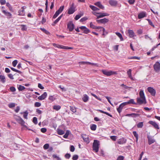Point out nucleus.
<instances>
[{"instance_id":"obj_1","label":"nucleus","mask_w":160,"mask_h":160,"mask_svg":"<svg viewBox=\"0 0 160 160\" xmlns=\"http://www.w3.org/2000/svg\"><path fill=\"white\" fill-rule=\"evenodd\" d=\"M99 142L97 140H94L92 148L94 151L97 152L99 150Z\"/></svg>"},{"instance_id":"obj_2","label":"nucleus","mask_w":160,"mask_h":160,"mask_svg":"<svg viewBox=\"0 0 160 160\" xmlns=\"http://www.w3.org/2000/svg\"><path fill=\"white\" fill-rule=\"evenodd\" d=\"M14 117V118L18 123L20 124L22 126H26L24 125L25 122L21 117L16 115H15Z\"/></svg>"},{"instance_id":"obj_3","label":"nucleus","mask_w":160,"mask_h":160,"mask_svg":"<svg viewBox=\"0 0 160 160\" xmlns=\"http://www.w3.org/2000/svg\"><path fill=\"white\" fill-rule=\"evenodd\" d=\"M102 72L105 75L107 76H110L112 75L117 74V73L116 72L112 71H108L106 70H102Z\"/></svg>"},{"instance_id":"obj_4","label":"nucleus","mask_w":160,"mask_h":160,"mask_svg":"<svg viewBox=\"0 0 160 160\" xmlns=\"http://www.w3.org/2000/svg\"><path fill=\"white\" fill-rule=\"evenodd\" d=\"M93 14L97 17L98 19L109 15V14L107 13H102L101 12H94Z\"/></svg>"},{"instance_id":"obj_5","label":"nucleus","mask_w":160,"mask_h":160,"mask_svg":"<svg viewBox=\"0 0 160 160\" xmlns=\"http://www.w3.org/2000/svg\"><path fill=\"white\" fill-rule=\"evenodd\" d=\"M74 28V25L72 21H69L67 24V28L69 31L71 32L73 31Z\"/></svg>"},{"instance_id":"obj_6","label":"nucleus","mask_w":160,"mask_h":160,"mask_svg":"<svg viewBox=\"0 0 160 160\" xmlns=\"http://www.w3.org/2000/svg\"><path fill=\"white\" fill-rule=\"evenodd\" d=\"M154 70L157 72H159L160 71V63L157 62L153 66Z\"/></svg>"},{"instance_id":"obj_7","label":"nucleus","mask_w":160,"mask_h":160,"mask_svg":"<svg viewBox=\"0 0 160 160\" xmlns=\"http://www.w3.org/2000/svg\"><path fill=\"white\" fill-rule=\"evenodd\" d=\"M75 7L74 6V3H72L70 7L69 8L68 13L69 14H72L75 11Z\"/></svg>"},{"instance_id":"obj_8","label":"nucleus","mask_w":160,"mask_h":160,"mask_svg":"<svg viewBox=\"0 0 160 160\" xmlns=\"http://www.w3.org/2000/svg\"><path fill=\"white\" fill-rule=\"evenodd\" d=\"M137 102L139 105L143 104H145L147 103L146 99H144L141 98H137Z\"/></svg>"},{"instance_id":"obj_9","label":"nucleus","mask_w":160,"mask_h":160,"mask_svg":"<svg viewBox=\"0 0 160 160\" xmlns=\"http://www.w3.org/2000/svg\"><path fill=\"white\" fill-rule=\"evenodd\" d=\"M90 27L91 28H92L93 29H101V30L103 31V32L105 31V29L104 28L101 27H97L95 26L93 24L92 22H91L90 24Z\"/></svg>"},{"instance_id":"obj_10","label":"nucleus","mask_w":160,"mask_h":160,"mask_svg":"<svg viewBox=\"0 0 160 160\" xmlns=\"http://www.w3.org/2000/svg\"><path fill=\"white\" fill-rule=\"evenodd\" d=\"M148 92H150L152 96H155L156 94L155 90L151 87H149L147 88Z\"/></svg>"},{"instance_id":"obj_11","label":"nucleus","mask_w":160,"mask_h":160,"mask_svg":"<svg viewBox=\"0 0 160 160\" xmlns=\"http://www.w3.org/2000/svg\"><path fill=\"white\" fill-rule=\"evenodd\" d=\"M126 105L127 104L126 102H123L120 105L118 108H117V110L119 113H121L123 107Z\"/></svg>"},{"instance_id":"obj_12","label":"nucleus","mask_w":160,"mask_h":160,"mask_svg":"<svg viewBox=\"0 0 160 160\" xmlns=\"http://www.w3.org/2000/svg\"><path fill=\"white\" fill-rule=\"evenodd\" d=\"M128 33L129 36L130 38H132L134 39V37L136 36L132 30L129 29L128 31Z\"/></svg>"},{"instance_id":"obj_13","label":"nucleus","mask_w":160,"mask_h":160,"mask_svg":"<svg viewBox=\"0 0 160 160\" xmlns=\"http://www.w3.org/2000/svg\"><path fill=\"white\" fill-rule=\"evenodd\" d=\"M148 123L152 125L155 128L158 129H159L158 125L155 122L150 121L148 122Z\"/></svg>"},{"instance_id":"obj_14","label":"nucleus","mask_w":160,"mask_h":160,"mask_svg":"<svg viewBox=\"0 0 160 160\" xmlns=\"http://www.w3.org/2000/svg\"><path fill=\"white\" fill-rule=\"evenodd\" d=\"M26 8L25 6H23L22 7L21 10H20L18 11V15L22 16H24L25 13L24 9Z\"/></svg>"},{"instance_id":"obj_15","label":"nucleus","mask_w":160,"mask_h":160,"mask_svg":"<svg viewBox=\"0 0 160 160\" xmlns=\"http://www.w3.org/2000/svg\"><path fill=\"white\" fill-rule=\"evenodd\" d=\"M97 22L98 23H105L107 22H108L109 21V20L108 19L106 18H105L99 19V20H97Z\"/></svg>"},{"instance_id":"obj_16","label":"nucleus","mask_w":160,"mask_h":160,"mask_svg":"<svg viewBox=\"0 0 160 160\" xmlns=\"http://www.w3.org/2000/svg\"><path fill=\"white\" fill-rule=\"evenodd\" d=\"M127 140L126 139L122 138L118 140V143L120 144H122L125 143L126 142Z\"/></svg>"},{"instance_id":"obj_17","label":"nucleus","mask_w":160,"mask_h":160,"mask_svg":"<svg viewBox=\"0 0 160 160\" xmlns=\"http://www.w3.org/2000/svg\"><path fill=\"white\" fill-rule=\"evenodd\" d=\"M147 138H148V143L149 145H151L155 142V140L153 139L151 137L148 136Z\"/></svg>"},{"instance_id":"obj_18","label":"nucleus","mask_w":160,"mask_h":160,"mask_svg":"<svg viewBox=\"0 0 160 160\" xmlns=\"http://www.w3.org/2000/svg\"><path fill=\"white\" fill-rule=\"evenodd\" d=\"M132 70L129 69L127 72V74L128 76V77L132 81H135V79L133 78L131 75Z\"/></svg>"},{"instance_id":"obj_19","label":"nucleus","mask_w":160,"mask_h":160,"mask_svg":"<svg viewBox=\"0 0 160 160\" xmlns=\"http://www.w3.org/2000/svg\"><path fill=\"white\" fill-rule=\"evenodd\" d=\"M146 17V12H141L138 14V18L139 19H141Z\"/></svg>"},{"instance_id":"obj_20","label":"nucleus","mask_w":160,"mask_h":160,"mask_svg":"<svg viewBox=\"0 0 160 160\" xmlns=\"http://www.w3.org/2000/svg\"><path fill=\"white\" fill-rule=\"evenodd\" d=\"M82 136L84 141L87 143H88L89 142V141L88 137L85 134H82Z\"/></svg>"},{"instance_id":"obj_21","label":"nucleus","mask_w":160,"mask_h":160,"mask_svg":"<svg viewBox=\"0 0 160 160\" xmlns=\"http://www.w3.org/2000/svg\"><path fill=\"white\" fill-rule=\"evenodd\" d=\"M47 92H45L41 96H39L38 98V99L41 100H44L47 97Z\"/></svg>"},{"instance_id":"obj_22","label":"nucleus","mask_w":160,"mask_h":160,"mask_svg":"<svg viewBox=\"0 0 160 160\" xmlns=\"http://www.w3.org/2000/svg\"><path fill=\"white\" fill-rule=\"evenodd\" d=\"M2 12L8 18H11L12 14L10 12H7L5 10H2Z\"/></svg>"},{"instance_id":"obj_23","label":"nucleus","mask_w":160,"mask_h":160,"mask_svg":"<svg viewBox=\"0 0 160 160\" xmlns=\"http://www.w3.org/2000/svg\"><path fill=\"white\" fill-rule=\"evenodd\" d=\"M89 98L88 96L85 94L83 95L82 100L84 102H86L88 100Z\"/></svg>"},{"instance_id":"obj_24","label":"nucleus","mask_w":160,"mask_h":160,"mask_svg":"<svg viewBox=\"0 0 160 160\" xmlns=\"http://www.w3.org/2000/svg\"><path fill=\"white\" fill-rule=\"evenodd\" d=\"M109 3L112 6H116L117 4V2L116 1H109Z\"/></svg>"},{"instance_id":"obj_25","label":"nucleus","mask_w":160,"mask_h":160,"mask_svg":"<svg viewBox=\"0 0 160 160\" xmlns=\"http://www.w3.org/2000/svg\"><path fill=\"white\" fill-rule=\"evenodd\" d=\"M140 98H141L145 99L144 94L143 90H141L139 92Z\"/></svg>"},{"instance_id":"obj_26","label":"nucleus","mask_w":160,"mask_h":160,"mask_svg":"<svg viewBox=\"0 0 160 160\" xmlns=\"http://www.w3.org/2000/svg\"><path fill=\"white\" fill-rule=\"evenodd\" d=\"M95 5L101 9H103L104 8V6L101 4L100 2H96L95 3Z\"/></svg>"},{"instance_id":"obj_27","label":"nucleus","mask_w":160,"mask_h":160,"mask_svg":"<svg viewBox=\"0 0 160 160\" xmlns=\"http://www.w3.org/2000/svg\"><path fill=\"white\" fill-rule=\"evenodd\" d=\"M0 81L3 83L5 82L6 79L4 75H0Z\"/></svg>"},{"instance_id":"obj_28","label":"nucleus","mask_w":160,"mask_h":160,"mask_svg":"<svg viewBox=\"0 0 160 160\" xmlns=\"http://www.w3.org/2000/svg\"><path fill=\"white\" fill-rule=\"evenodd\" d=\"M18 88L19 91H22L25 89V88L24 87L21 85H18Z\"/></svg>"},{"instance_id":"obj_29","label":"nucleus","mask_w":160,"mask_h":160,"mask_svg":"<svg viewBox=\"0 0 160 160\" xmlns=\"http://www.w3.org/2000/svg\"><path fill=\"white\" fill-rule=\"evenodd\" d=\"M132 133L133 135H134V136L136 138V142L137 143L138 139V135L136 131H133L132 132Z\"/></svg>"},{"instance_id":"obj_30","label":"nucleus","mask_w":160,"mask_h":160,"mask_svg":"<svg viewBox=\"0 0 160 160\" xmlns=\"http://www.w3.org/2000/svg\"><path fill=\"white\" fill-rule=\"evenodd\" d=\"M115 34L120 38L121 41H122L123 40V39L122 37V36L120 32H116Z\"/></svg>"},{"instance_id":"obj_31","label":"nucleus","mask_w":160,"mask_h":160,"mask_svg":"<svg viewBox=\"0 0 160 160\" xmlns=\"http://www.w3.org/2000/svg\"><path fill=\"white\" fill-rule=\"evenodd\" d=\"M126 103V104L127 105L128 104H136V103L134 102V100L133 99H131L127 102H125Z\"/></svg>"},{"instance_id":"obj_32","label":"nucleus","mask_w":160,"mask_h":160,"mask_svg":"<svg viewBox=\"0 0 160 160\" xmlns=\"http://www.w3.org/2000/svg\"><path fill=\"white\" fill-rule=\"evenodd\" d=\"M57 132L58 134L60 135H62L64 133V131L59 129H57Z\"/></svg>"},{"instance_id":"obj_33","label":"nucleus","mask_w":160,"mask_h":160,"mask_svg":"<svg viewBox=\"0 0 160 160\" xmlns=\"http://www.w3.org/2000/svg\"><path fill=\"white\" fill-rule=\"evenodd\" d=\"M98 111H99L101 113L105 114H106L107 115L110 116L111 117H112V115H111L108 112L103 111L101 110H98Z\"/></svg>"},{"instance_id":"obj_34","label":"nucleus","mask_w":160,"mask_h":160,"mask_svg":"<svg viewBox=\"0 0 160 160\" xmlns=\"http://www.w3.org/2000/svg\"><path fill=\"white\" fill-rule=\"evenodd\" d=\"M97 126L94 124H92L90 125V129L92 131H95L96 130Z\"/></svg>"},{"instance_id":"obj_35","label":"nucleus","mask_w":160,"mask_h":160,"mask_svg":"<svg viewBox=\"0 0 160 160\" xmlns=\"http://www.w3.org/2000/svg\"><path fill=\"white\" fill-rule=\"evenodd\" d=\"M61 108V106L59 105H55L53 106V109L56 111L59 110Z\"/></svg>"},{"instance_id":"obj_36","label":"nucleus","mask_w":160,"mask_h":160,"mask_svg":"<svg viewBox=\"0 0 160 160\" xmlns=\"http://www.w3.org/2000/svg\"><path fill=\"white\" fill-rule=\"evenodd\" d=\"M52 45L54 47L59 48L62 49V48L63 47V45H58L55 43H53Z\"/></svg>"},{"instance_id":"obj_37","label":"nucleus","mask_w":160,"mask_h":160,"mask_svg":"<svg viewBox=\"0 0 160 160\" xmlns=\"http://www.w3.org/2000/svg\"><path fill=\"white\" fill-rule=\"evenodd\" d=\"M89 7L93 11H96L99 10V9L94 6L90 5Z\"/></svg>"},{"instance_id":"obj_38","label":"nucleus","mask_w":160,"mask_h":160,"mask_svg":"<svg viewBox=\"0 0 160 160\" xmlns=\"http://www.w3.org/2000/svg\"><path fill=\"white\" fill-rule=\"evenodd\" d=\"M28 112L27 111L23 112V117L25 119H27V116L28 114Z\"/></svg>"},{"instance_id":"obj_39","label":"nucleus","mask_w":160,"mask_h":160,"mask_svg":"<svg viewBox=\"0 0 160 160\" xmlns=\"http://www.w3.org/2000/svg\"><path fill=\"white\" fill-rule=\"evenodd\" d=\"M70 133V131L68 130H67L65 134L63 136V137L65 138H67L68 137V135Z\"/></svg>"},{"instance_id":"obj_40","label":"nucleus","mask_w":160,"mask_h":160,"mask_svg":"<svg viewBox=\"0 0 160 160\" xmlns=\"http://www.w3.org/2000/svg\"><path fill=\"white\" fill-rule=\"evenodd\" d=\"M52 157L53 158L56 159V160H61V158L56 154L52 155Z\"/></svg>"},{"instance_id":"obj_41","label":"nucleus","mask_w":160,"mask_h":160,"mask_svg":"<svg viewBox=\"0 0 160 160\" xmlns=\"http://www.w3.org/2000/svg\"><path fill=\"white\" fill-rule=\"evenodd\" d=\"M16 106V104L14 103H10L8 105V107L10 108L14 107Z\"/></svg>"},{"instance_id":"obj_42","label":"nucleus","mask_w":160,"mask_h":160,"mask_svg":"<svg viewBox=\"0 0 160 160\" xmlns=\"http://www.w3.org/2000/svg\"><path fill=\"white\" fill-rule=\"evenodd\" d=\"M143 122H139L138 123L137 125V127L138 128H142L143 127Z\"/></svg>"},{"instance_id":"obj_43","label":"nucleus","mask_w":160,"mask_h":160,"mask_svg":"<svg viewBox=\"0 0 160 160\" xmlns=\"http://www.w3.org/2000/svg\"><path fill=\"white\" fill-rule=\"evenodd\" d=\"M83 15V14H80L78 15H77L76 16L75 19L76 20H78L79 18H80Z\"/></svg>"},{"instance_id":"obj_44","label":"nucleus","mask_w":160,"mask_h":160,"mask_svg":"<svg viewBox=\"0 0 160 160\" xmlns=\"http://www.w3.org/2000/svg\"><path fill=\"white\" fill-rule=\"evenodd\" d=\"M11 69L13 71H14V72H18L20 74H21L22 73V72H21L20 71L18 70L13 68H11Z\"/></svg>"},{"instance_id":"obj_45","label":"nucleus","mask_w":160,"mask_h":160,"mask_svg":"<svg viewBox=\"0 0 160 160\" xmlns=\"http://www.w3.org/2000/svg\"><path fill=\"white\" fill-rule=\"evenodd\" d=\"M21 30L22 31H26L27 29V28L26 25H21Z\"/></svg>"},{"instance_id":"obj_46","label":"nucleus","mask_w":160,"mask_h":160,"mask_svg":"<svg viewBox=\"0 0 160 160\" xmlns=\"http://www.w3.org/2000/svg\"><path fill=\"white\" fill-rule=\"evenodd\" d=\"M90 32V31L87 28L83 31V33L85 34H88Z\"/></svg>"},{"instance_id":"obj_47","label":"nucleus","mask_w":160,"mask_h":160,"mask_svg":"<svg viewBox=\"0 0 160 160\" xmlns=\"http://www.w3.org/2000/svg\"><path fill=\"white\" fill-rule=\"evenodd\" d=\"M32 122L35 124H37L38 123L37 118L36 117H33V118Z\"/></svg>"},{"instance_id":"obj_48","label":"nucleus","mask_w":160,"mask_h":160,"mask_svg":"<svg viewBox=\"0 0 160 160\" xmlns=\"http://www.w3.org/2000/svg\"><path fill=\"white\" fill-rule=\"evenodd\" d=\"M128 58L129 59H136L139 60L140 59V58L139 57H136V56H133V57H131L130 58Z\"/></svg>"},{"instance_id":"obj_49","label":"nucleus","mask_w":160,"mask_h":160,"mask_svg":"<svg viewBox=\"0 0 160 160\" xmlns=\"http://www.w3.org/2000/svg\"><path fill=\"white\" fill-rule=\"evenodd\" d=\"M41 103L38 102H36L34 103V106L35 107H39L41 106Z\"/></svg>"},{"instance_id":"obj_50","label":"nucleus","mask_w":160,"mask_h":160,"mask_svg":"<svg viewBox=\"0 0 160 160\" xmlns=\"http://www.w3.org/2000/svg\"><path fill=\"white\" fill-rule=\"evenodd\" d=\"M60 12H59L58 11H57L56 12L55 14H54V15L53 16V18H56V17L59 15V14H60Z\"/></svg>"},{"instance_id":"obj_51","label":"nucleus","mask_w":160,"mask_h":160,"mask_svg":"<svg viewBox=\"0 0 160 160\" xmlns=\"http://www.w3.org/2000/svg\"><path fill=\"white\" fill-rule=\"evenodd\" d=\"M70 110L73 112H75L76 111V109L75 107H70Z\"/></svg>"},{"instance_id":"obj_52","label":"nucleus","mask_w":160,"mask_h":160,"mask_svg":"<svg viewBox=\"0 0 160 160\" xmlns=\"http://www.w3.org/2000/svg\"><path fill=\"white\" fill-rule=\"evenodd\" d=\"M64 8V6H61L58 9V10L57 11H58L59 12H60V13L63 10Z\"/></svg>"},{"instance_id":"obj_53","label":"nucleus","mask_w":160,"mask_h":160,"mask_svg":"<svg viewBox=\"0 0 160 160\" xmlns=\"http://www.w3.org/2000/svg\"><path fill=\"white\" fill-rule=\"evenodd\" d=\"M43 148L46 150L49 148V144L48 143L45 144L43 147Z\"/></svg>"},{"instance_id":"obj_54","label":"nucleus","mask_w":160,"mask_h":160,"mask_svg":"<svg viewBox=\"0 0 160 160\" xmlns=\"http://www.w3.org/2000/svg\"><path fill=\"white\" fill-rule=\"evenodd\" d=\"M110 138L113 141H115L117 138V136H110Z\"/></svg>"},{"instance_id":"obj_55","label":"nucleus","mask_w":160,"mask_h":160,"mask_svg":"<svg viewBox=\"0 0 160 160\" xmlns=\"http://www.w3.org/2000/svg\"><path fill=\"white\" fill-rule=\"evenodd\" d=\"M147 20L148 21V23L150 25H151L154 28L155 27L154 25H153L152 22L149 19H147Z\"/></svg>"},{"instance_id":"obj_56","label":"nucleus","mask_w":160,"mask_h":160,"mask_svg":"<svg viewBox=\"0 0 160 160\" xmlns=\"http://www.w3.org/2000/svg\"><path fill=\"white\" fill-rule=\"evenodd\" d=\"M62 49H72L73 48L71 47H69L65 46H63Z\"/></svg>"},{"instance_id":"obj_57","label":"nucleus","mask_w":160,"mask_h":160,"mask_svg":"<svg viewBox=\"0 0 160 160\" xmlns=\"http://www.w3.org/2000/svg\"><path fill=\"white\" fill-rule=\"evenodd\" d=\"M78 155H74L73 156L72 159L73 160H77L78 159Z\"/></svg>"},{"instance_id":"obj_58","label":"nucleus","mask_w":160,"mask_h":160,"mask_svg":"<svg viewBox=\"0 0 160 160\" xmlns=\"http://www.w3.org/2000/svg\"><path fill=\"white\" fill-rule=\"evenodd\" d=\"M18 61L16 60H14L12 62V64L13 67H15L17 65L18 63Z\"/></svg>"},{"instance_id":"obj_59","label":"nucleus","mask_w":160,"mask_h":160,"mask_svg":"<svg viewBox=\"0 0 160 160\" xmlns=\"http://www.w3.org/2000/svg\"><path fill=\"white\" fill-rule=\"evenodd\" d=\"M41 30L42 31H43L44 33L47 34H48L49 33V32L46 30L44 28H40Z\"/></svg>"},{"instance_id":"obj_60","label":"nucleus","mask_w":160,"mask_h":160,"mask_svg":"<svg viewBox=\"0 0 160 160\" xmlns=\"http://www.w3.org/2000/svg\"><path fill=\"white\" fill-rule=\"evenodd\" d=\"M10 90L12 92H14L16 91V89L14 87H10Z\"/></svg>"},{"instance_id":"obj_61","label":"nucleus","mask_w":160,"mask_h":160,"mask_svg":"<svg viewBox=\"0 0 160 160\" xmlns=\"http://www.w3.org/2000/svg\"><path fill=\"white\" fill-rule=\"evenodd\" d=\"M71 157V155L69 153H66L65 155V157L67 159H69Z\"/></svg>"},{"instance_id":"obj_62","label":"nucleus","mask_w":160,"mask_h":160,"mask_svg":"<svg viewBox=\"0 0 160 160\" xmlns=\"http://www.w3.org/2000/svg\"><path fill=\"white\" fill-rule=\"evenodd\" d=\"M75 148L73 145H71L70 146V150L72 152H73L75 150Z\"/></svg>"},{"instance_id":"obj_63","label":"nucleus","mask_w":160,"mask_h":160,"mask_svg":"<svg viewBox=\"0 0 160 160\" xmlns=\"http://www.w3.org/2000/svg\"><path fill=\"white\" fill-rule=\"evenodd\" d=\"M124 159V157L122 156H119L117 158V160H123Z\"/></svg>"},{"instance_id":"obj_64","label":"nucleus","mask_w":160,"mask_h":160,"mask_svg":"<svg viewBox=\"0 0 160 160\" xmlns=\"http://www.w3.org/2000/svg\"><path fill=\"white\" fill-rule=\"evenodd\" d=\"M20 109V107L19 106H17L16 107V108L15 110V112H16L17 113V112H19V111Z\"/></svg>"}]
</instances>
